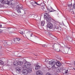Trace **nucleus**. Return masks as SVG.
Instances as JSON below:
<instances>
[{"label": "nucleus", "instance_id": "obj_1", "mask_svg": "<svg viewBox=\"0 0 75 75\" xmlns=\"http://www.w3.org/2000/svg\"><path fill=\"white\" fill-rule=\"evenodd\" d=\"M44 18L46 19L47 22V24L48 23H50L51 21V19L52 18L47 13H45L44 15Z\"/></svg>", "mask_w": 75, "mask_h": 75}, {"label": "nucleus", "instance_id": "obj_2", "mask_svg": "<svg viewBox=\"0 0 75 75\" xmlns=\"http://www.w3.org/2000/svg\"><path fill=\"white\" fill-rule=\"evenodd\" d=\"M49 64L50 65H51L52 66V68H55V65L56 64V60L53 59L50 61H49Z\"/></svg>", "mask_w": 75, "mask_h": 75}, {"label": "nucleus", "instance_id": "obj_3", "mask_svg": "<svg viewBox=\"0 0 75 75\" xmlns=\"http://www.w3.org/2000/svg\"><path fill=\"white\" fill-rule=\"evenodd\" d=\"M22 72L23 74H24V75H26L28 74V70H27L26 69H23L22 70Z\"/></svg>", "mask_w": 75, "mask_h": 75}, {"label": "nucleus", "instance_id": "obj_4", "mask_svg": "<svg viewBox=\"0 0 75 75\" xmlns=\"http://www.w3.org/2000/svg\"><path fill=\"white\" fill-rule=\"evenodd\" d=\"M47 26L48 28L50 29H52L53 28V25L50 22L47 23Z\"/></svg>", "mask_w": 75, "mask_h": 75}, {"label": "nucleus", "instance_id": "obj_5", "mask_svg": "<svg viewBox=\"0 0 75 75\" xmlns=\"http://www.w3.org/2000/svg\"><path fill=\"white\" fill-rule=\"evenodd\" d=\"M37 75H42L43 73L41 70H38L36 72Z\"/></svg>", "mask_w": 75, "mask_h": 75}, {"label": "nucleus", "instance_id": "obj_6", "mask_svg": "<svg viewBox=\"0 0 75 75\" xmlns=\"http://www.w3.org/2000/svg\"><path fill=\"white\" fill-rule=\"evenodd\" d=\"M23 6H21V5H18L16 6V8L17 9H18L21 10L23 8Z\"/></svg>", "mask_w": 75, "mask_h": 75}, {"label": "nucleus", "instance_id": "obj_7", "mask_svg": "<svg viewBox=\"0 0 75 75\" xmlns=\"http://www.w3.org/2000/svg\"><path fill=\"white\" fill-rule=\"evenodd\" d=\"M67 39L70 42H73V40H72V38L71 37L68 36L67 37Z\"/></svg>", "mask_w": 75, "mask_h": 75}, {"label": "nucleus", "instance_id": "obj_8", "mask_svg": "<svg viewBox=\"0 0 75 75\" xmlns=\"http://www.w3.org/2000/svg\"><path fill=\"white\" fill-rule=\"evenodd\" d=\"M55 64L57 67H60L61 66V65H62V64L59 62L58 61H57Z\"/></svg>", "mask_w": 75, "mask_h": 75}, {"label": "nucleus", "instance_id": "obj_9", "mask_svg": "<svg viewBox=\"0 0 75 75\" xmlns=\"http://www.w3.org/2000/svg\"><path fill=\"white\" fill-rule=\"evenodd\" d=\"M26 66L27 67V69H29L31 67V64H29L28 63H26Z\"/></svg>", "mask_w": 75, "mask_h": 75}, {"label": "nucleus", "instance_id": "obj_10", "mask_svg": "<svg viewBox=\"0 0 75 75\" xmlns=\"http://www.w3.org/2000/svg\"><path fill=\"white\" fill-rule=\"evenodd\" d=\"M41 68V67L38 65H37L35 67V69L37 70Z\"/></svg>", "mask_w": 75, "mask_h": 75}, {"label": "nucleus", "instance_id": "obj_11", "mask_svg": "<svg viewBox=\"0 0 75 75\" xmlns=\"http://www.w3.org/2000/svg\"><path fill=\"white\" fill-rule=\"evenodd\" d=\"M47 10L49 11L50 12H52L53 11H56V10H55L53 9H52L51 8V9H49V8H47Z\"/></svg>", "mask_w": 75, "mask_h": 75}, {"label": "nucleus", "instance_id": "obj_12", "mask_svg": "<svg viewBox=\"0 0 75 75\" xmlns=\"http://www.w3.org/2000/svg\"><path fill=\"white\" fill-rule=\"evenodd\" d=\"M10 2H11V1H9L8 0L6 1H5L4 4H8V5H9V4H10Z\"/></svg>", "mask_w": 75, "mask_h": 75}, {"label": "nucleus", "instance_id": "obj_13", "mask_svg": "<svg viewBox=\"0 0 75 75\" xmlns=\"http://www.w3.org/2000/svg\"><path fill=\"white\" fill-rule=\"evenodd\" d=\"M23 64L22 62L18 61V65H22Z\"/></svg>", "mask_w": 75, "mask_h": 75}, {"label": "nucleus", "instance_id": "obj_14", "mask_svg": "<svg viewBox=\"0 0 75 75\" xmlns=\"http://www.w3.org/2000/svg\"><path fill=\"white\" fill-rule=\"evenodd\" d=\"M15 40H14V41H16V43H18L17 41H20V38H17L16 39H15Z\"/></svg>", "mask_w": 75, "mask_h": 75}, {"label": "nucleus", "instance_id": "obj_15", "mask_svg": "<svg viewBox=\"0 0 75 75\" xmlns=\"http://www.w3.org/2000/svg\"><path fill=\"white\" fill-rule=\"evenodd\" d=\"M45 24V22L44 21H42L41 22V25L42 26H44Z\"/></svg>", "mask_w": 75, "mask_h": 75}, {"label": "nucleus", "instance_id": "obj_16", "mask_svg": "<svg viewBox=\"0 0 75 75\" xmlns=\"http://www.w3.org/2000/svg\"><path fill=\"white\" fill-rule=\"evenodd\" d=\"M10 41V40L7 41V44L8 45H11V42Z\"/></svg>", "mask_w": 75, "mask_h": 75}, {"label": "nucleus", "instance_id": "obj_17", "mask_svg": "<svg viewBox=\"0 0 75 75\" xmlns=\"http://www.w3.org/2000/svg\"><path fill=\"white\" fill-rule=\"evenodd\" d=\"M56 28L57 29L58 31L59 32L61 31V27H59Z\"/></svg>", "mask_w": 75, "mask_h": 75}, {"label": "nucleus", "instance_id": "obj_18", "mask_svg": "<svg viewBox=\"0 0 75 75\" xmlns=\"http://www.w3.org/2000/svg\"><path fill=\"white\" fill-rule=\"evenodd\" d=\"M0 1L2 4H4L5 3V1L4 0H0Z\"/></svg>", "mask_w": 75, "mask_h": 75}, {"label": "nucleus", "instance_id": "obj_19", "mask_svg": "<svg viewBox=\"0 0 75 75\" xmlns=\"http://www.w3.org/2000/svg\"><path fill=\"white\" fill-rule=\"evenodd\" d=\"M19 32L20 34H21L22 35L24 34V32L23 31L21 30H19Z\"/></svg>", "mask_w": 75, "mask_h": 75}, {"label": "nucleus", "instance_id": "obj_20", "mask_svg": "<svg viewBox=\"0 0 75 75\" xmlns=\"http://www.w3.org/2000/svg\"><path fill=\"white\" fill-rule=\"evenodd\" d=\"M2 42L4 44H7V41L6 40H4L2 41Z\"/></svg>", "mask_w": 75, "mask_h": 75}, {"label": "nucleus", "instance_id": "obj_21", "mask_svg": "<svg viewBox=\"0 0 75 75\" xmlns=\"http://www.w3.org/2000/svg\"><path fill=\"white\" fill-rule=\"evenodd\" d=\"M0 64L4 65V62L1 60H0Z\"/></svg>", "mask_w": 75, "mask_h": 75}, {"label": "nucleus", "instance_id": "obj_22", "mask_svg": "<svg viewBox=\"0 0 75 75\" xmlns=\"http://www.w3.org/2000/svg\"><path fill=\"white\" fill-rule=\"evenodd\" d=\"M31 5L34 7H36V5L35 4L34 2L33 4H31Z\"/></svg>", "mask_w": 75, "mask_h": 75}, {"label": "nucleus", "instance_id": "obj_23", "mask_svg": "<svg viewBox=\"0 0 75 75\" xmlns=\"http://www.w3.org/2000/svg\"><path fill=\"white\" fill-rule=\"evenodd\" d=\"M16 11H17V12L18 13H21V10H20V9H17L16 10Z\"/></svg>", "mask_w": 75, "mask_h": 75}, {"label": "nucleus", "instance_id": "obj_24", "mask_svg": "<svg viewBox=\"0 0 75 75\" xmlns=\"http://www.w3.org/2000/svg\"><path fill=\"white\" fill-rule=\"evenodd\" d=\"M40 6H42V7H44V6H45V4L44 3H41L40 4Z\"/></svg>", "mask_w": 75, "mask_h": 75}, {"label": "nucleus", "instance_id": "obj_25", "mask_svg": "<svg viewBox=\"0 0 75 75\" xmlns=\"http://www.w3.org/2000/svg\"><path fill=\"white\" fill-rule=\"evenodd\" d=\"M25 68H27V65H24L23 67V69H25Z\"/></svg>", "mask_w": 75, "mask_h": 75}, {"label": "nucleus", "instance_id": "obj_26", "mask_svg": "<svg viewBox=\"0 0 75 75\" xmlns=\"http://www.w3.org/2000/svg\"><path fill=\"white\" fill-rule=\"evenodd\" d=\"M57 45V43H55L53 45V47L54 48V47H56Z\"/></svg>", "mask_w": 75, "mask_h": 75}, {"label": "nucleus", "instance_id": "obj_27", "mask_svg": "<svg viewBox=\"0 0 75 75\" xmlns=\"http://www.w3.org/2000/svg\"><path fill=\"white\" fill-rule=\"evenodd\" d=\"M7 28L8 29V31L10 32V31L11 30V28Z\"/></svg>", "mask_w": 75, "mask_h": 75}, {"label": "nucleus", "instance_id": "obj_28", "mask_svg": "<svg viewBox=\"0 0 75 75\" xmlns=\"http://www.w3.org/2000/svg\"><path fill=\"white\" fill-rule=\"evenodd\" d=\"M56 51H57V52H59L60 51V49L59 48H58L57 49H56Z\"/></svg>", "mask_w": 75, "mask_h": 75}, {"label": "nucleus", "instance_id": "obj_29", "mask_svg": "<svg viewBox=\"0 0 75 75\" xmlns=\"http://www.w3.org/2000/svg\"><path fill=\"white\" fill-rule=\"evenodd\" d=\"M30 3H31L32 4L34 3V1L32 0L30 1Z\"/></svg>", "mask_w": 75, "mask_h": 75}, {"label": "nucleus", "instance_id": "obj_30", "mask_svg": "<svg viewBox=\"0 0 75 75\" xmlns=\"http://www.w3.org/2000/svg\"><path fill=\"white\" fill-rule=\"evenodd\" d=\"M72 4H68V7H70V8H71V7H72Z\"/></svg>", "mask_w": 75, "mask_h": 75}, {"label": "nucleus", "instance_id": "obj_31", "mask_svg": "<svg viewBox=\"0 0 75 75\" xmlns=\"http://www.w3.org/2000/svg\"><path fill=\"white\" fill-rule=\"evenodd\" d=\"M53 40H55H55H58V38H57L56 37H54V38H53Z\"/></svg>", "mask_w": 75, "mask_h": 75}, {"label": "nucleus", "instance_id": "obj_32", "mask_svg": "<svg viewBox=\"0 0 75 75\" xmlns=\"http://www.w3.org/2000/svg\"><path fill=\"white\" fill-rule=\"evenodd\" d=\"M52 20L54 22V23H57V20L53 19H52Z\"/></svg>", "mask_w": 75, "mask_h": 75}, {"label": "nucleus", "instance_id": "obj_33", "mask_svg": "<svg viewBox=\"0 0 75 75\" xmlns=\"http://www.w3.org/2000/svg\"><path fill=\"white\" fill-rule=\"evenodd\" d=\"M21 71V70H20V69H18L16 70V72H19V71Z\"/></svg>", "mask_w": 75, "mask_h": 75}, {"label": "nucleus", "instance_id": "obj_34", "mask_svg": "<svg viewBox=\"0 0 75 75\" xmlns=\"http://www.w3.org/2000/svg\"><path fill=\"white\" fill-rule=\"evenodd\" d=\"M15 40V39H14L13 40H12V42H16H16L14 40Z\"/></svg>", "mask_w": 75, "mask_h": 75}, {"label": "nucleus", "instance_id": "obj_35", "mask_svg": "<svg viewBox=\"0 0 75 75\" xmlns=\"http://www.w3.org/2000/svg\"><path fill=\"white\" fill-rule=\"evenodd\" d=\"M34 3L35 4H37V5H39V6H40V4L37 3V2H35V1H34Z\"/></svg>", "mask_w": 75, "mask_h": 75}, {"label": "nucleus", "instance_id": "obj_36", "mask_svg": "<svg viewBox=\"0 0 75 75\" xmlns=\"http://www.w3.org/2000/svg\"><path fill=\"white\" fill-rule=\"evenodd\" d=\"M16 14L13 13V17H16Z\"/></svg>", "mask_w": 75, "mask_h": 75}, {"label": "nucleus", "instance_id": "obj_37", "mask_svg": "<svg viewBox=\"0 0 75 75\" xmlns=\"http://www.w3.org/2000/svg\"><path fill=\"white\" fill-rule=\"evenodd\" d=\"M28 73H30V72H31V70H30V69H28Z\"/></svg>", "mask_w": 75, "mask_h": 75}, {"label": "nucleus", "instance_id": "obj_38", "mask_svg": "<svg viewBox=\"0 0 75 75\" xmlns=\"http://www.w3.org/2000/svg\"><path fill=\"white\" fill-rule=\"evenodd\" d=\"M73 8L75 9V4H74L73 6Z\"/></svg>", "mask_w": 75, "mask_h": 75}, {"label": "nucleus", "instance_id": "obj_39", "mask_svg": "<svg viewBox=\"0 0 75 75\" xmlns=\"http://www.w3.org/2000/svg\"><path fill=\"white\" fill-rule=\"evenodd\" d=\"M46 75H51V74L50 73H47L46 74Z\"/></svg>", "mask_w": 75, "mask_h": 75}, {"label": "nucleus", "instance_id": "obj_40", "mask_svg": "<svg viewBox=\"0 0 75 75\" xmlns=\"http://www.w3.org/2000/svg\"><path fill=\"white\" fill-rule=\"evenodd\" d=\"M2 33H3V31L1 30L0 29V34H1Z\"/></svg>", "mask_w": 75, "mask_h": 75}, {"label": "nucleus", "instance_id": "obj_41", "mask_svg": "<svg viewBox=\"0 0 75 75\" xmlns=\"http://www.w3.org/2000/svg\"><path fill=\"white\" fill-rule=\"evenodd\" d=\"M60 70H58L57 71H56V72H60Z\"/></svg>", "mask_w": 75, "mask_h": 75}, {"label": "nucleus", "instance_id": "obj_42", "mask_svg": "<svg viewBox=\"0 0 75 75\" xmlns=\"http://www.w3.org/2000/svg\"><path fill=\"white\" fill-rule=\"evenodd\" d=\"M68 70H67L66 71H65V74H67V73H68Z\"/></svg>", "mask_w": 75, "mask_h": 75}, {"label": "nucleus", "instance_id": "obj_43", "mask_svg": "<svg viewBox=\"0 0 75 75\" xmlns=\"http://www.w3.org/2000/svg\"><path fill=\"white\" fill-rule=\"evenodd\" d=\"M45 47H47V45L46 44H45Z\"/></svg>", "mask_w": 75, "mask_h": 75}, {"label": "nucleus", "instance_id": "obj_44", "mask_svg": "<svg viewBox=\"0 0 75 75\" xmlns=\"http://www.w3.org/2000/svg\"><path fill=\"white\" fill-rule=\"evenodd\" d=\"M33 33H32L31 34L30 37H32V36H33Z\"/></svg>", "mask_w": 75, "mask_h": 75}, {"label": "nucleus", "instance_id": "obj_45", "mask_svg": "<svg viewBox=\"0 0 75 75\" xmlns=\"http://www.w3.org/2000/svg\"><path fill=\"white\" fill-rule=\"evenodd\" d=\"M42 47H45V45H42Z\"/></svg>", "mask_w": 75, "mask_h": 75}, {"label": "nucleus", "instance_id": "obj_46", "mask_svg": "<svg viewBox=\"0 0 75 75\" xmlns=\"http://www.w3.org/2000/svg\"><path fill=\"white\" fill-rule=\"evenodd\" d=\"M1 23H0V28H1Z\"/></svg>", "mask_w": 75, "mask_h": 75}, {"label": "nucleus", "instance_id": "obj_47", "mask_svg": "<svg viewBox=\"0 0 75 75\" xmlns=\"http://www.w3.org/2000/svg\"><path fill=\"white\" fill-rule=\"evenodd\" d=\"M67 48L68 49V50H69V49H70V47H67Z\"/></svg>", "mask_w": 75, "mask_h": 75}, {"label": "nucleus", "instance_id": "obj_48", "mask_svg": "<svg viewBox=\"0 0 75 75\" xmlns=\"http://www.w3.org/2000/svg\"><path fill=\"white\" fill-rule=\"evenodd\" d=\"M1 7H1V5L0 4V8H1Z\"/></svg>", "mask_w": 75, "mask_h": 75}, {"label": "nucleus", "instance_id": "obj_49", "mask_svg": "<svg viewBox=\"0 0 75 75\" xmlns=\"http://www.w3.org/2000/svg\"><path fill=\"white\" fill-rule=\"evenodd\" d=\"M68 64H69V65L71 64L70 63H67Z\"/></svg>", "mask_w": 75, "mask_h": 75}, {"label": "nucleus", "instance_id": "obj_50", "mask_svg": "<svg viewBox=\"0 0 75 75\" xmlns=\"http://www.w3.org/2000/svg\"><path fill=\"white\" fill-rule=\"evenodd\" d=\"M73 69H74V70H75V68H73Z\"/></svg>", "mask_w": 75, "mask_h": 75}, {"label": "nucleus", "instance_id": "obj_51", "mask_svg": "<svg viewBox=\"0 0 75 75\" xmlns=\"http://www.w3.org/2000/svg\"><path fill=\"white\" fill-rule=\"evenodd\" d=\"M35 16H34V17H35Z\"/></svg>", "mask_w": 75, "mask_h": 75}, {"label": "nucleus", "instance_id": "obj_52", "mask_svg": "<svg viewBox=\"0 0 75 75\" xmlns=\"http://www.w3.org/2000/svg\"><path fill=\"white\" fill-rule=\"evenodd\" d=\"M16 65V64H14V65Z\"/></svg>", "mask_w": 75, "mask_h": 75}]
</instances>
